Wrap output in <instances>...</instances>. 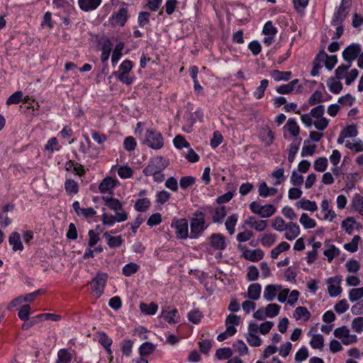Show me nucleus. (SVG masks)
Instances as JSON below:
<instances>
[{
	"instance_id": "f257e3e1",
	"label": "nucleus",
	"mask_w": 363,
	"mask_h": 363,
	"mask_svg": "<svg viewBox=\"0 0 363 363\" xmlns=\"http://www.w3.org/2000/svg\"><path fill=\"white\" fill-rule=\"evenodd\" d=\"M208 228L206 225L205 216L202 211H196L190 220V235L191 239L199 238Z\"/></svg>"
},
{
	"instance_id": "f03ea898",
	"label": "nucleus",
	"mask_w": 363,
	"mask_h": 363,
	"mask_svg": "<svg viewBox=\"0 0 363 363\" xmlns=\"http://www.w3.org/2000/svg\"><path fill=\"white\" fill-rule=\"evenodd\" d=\"M145 138L144 143L152 149L159 150L164 145L162 134L154 129H147L146 130Z\"/></svg>"
},
{
	"instance_id": "7ed1b4c3",
	"label": "nucleus",
	"mask_w": 363,
	"mask_h": 363,
	"mask_svg": "<svg viewBox=\"0 0 363 363\" xmlns=\"http://www.w3.org/2000/svg\"><path fill=\"white\" fill-rule=\"evenodd\" d=\"M168 165V162L162 157H156L144 168L143 173L146 176H152L162 172Z\"/></svg>"
},
{
	"instance_id": "20e7f679",
	"label": "nucleus",
	"mask_w": 363,
	"mask_h": 363,
	"mask_svg": "<svg viewBox=\"0 0 363 363\" xmlns=\"http://www.w3.org/2000/svg\"><path fill=\"white\" fill-rule=\"evenodd\" d=\"M107 277L106 274L99 273L90 282L92 291L96 297H100L103 294Z\"/></svg>"
},
{
	"instance_id": "39448f33",
	"label": "nucleus",
	"mask_w": 363,
	"mask_h": 363,
	"mask_svg": "<svg viewBox=\"0 0 363 363\" xmlns=\"http://www.w3.org/2000/svg\"><path fill=\"white\" fill-rule=\"evenodd\" d=\"M171 226L175 228L177 238L186 239L189 237L188 233L189 225L186 219L180 218L174 220Z\"/></svg>"
},
{
	"instance_id": "423d86ee",
	"label": "nucleus",
	"mask_w": 363,
	"mask_h": 363,
	"mask_svg": "<svg viewBox=\"0 0 363 363\" xmlns=\"http://www.w3.org/2000/svg\"><path fill=\"white\" fill-rule=\"evenodd\" d=\"M361 47L359 44H352L347 46L342 52L343 59L350 64L360 54Z\"/></svg>"
},
{
	"instance_id": "0eeeda50",
	"label": "nucleus",
	"mask_w": 363,
	"mask_h": 363,
	"mask_svg": "<svg viewBox=\"0 0 363 363\" xmlns=\"http://www.w3.org/2000/svg\"><path fill=\"white\" fill-rule=\"evenodd\" d=\"M238 248L243 250L242 257L251 262L259 261L264 257V252L260 249L250 250L247 249L245 246H242L241 245H238Z\"/></svg>"
},
{
	"instance_id": "6e6552de",
	"label": "nucleus",
	"mask_w": 363,
	"mask_h": 363,
	"mask_svg": "<svg viewBox=\"0 0 363 363\" xmlns=\"http://www.w3.org/2000/svg\"><path fill=\"white\" fill-rule=\"evenodd\" d=\"M211 246L216 250H223L226 247L225 237L220 233H213L209 238Z\"/></svg>"
},
{
	"instance_id": "1a4fd4ad",
	"label": "nucleus",
	"mask_w": 363,
	"mask_h": 363,
	"mask_svg": "<svg viewBox=\"0 0 363 363\" xmlns=\"http://www.w3.org/2000/svg\"><path fill=\"white\" fill-rule=\"evenodd\" d=\"M341 279L339 277H330L327 280L329 284L328 291L330 296H337L342 292V288L339 286Z\"/></svg>"
},
{
	"instance_id": "9d476101",
	"label": "nucleus",
	"mask_w": 363,
	"mask_h": 363,
	"mask_svg": "<svg viewBox=\"0 0 363 363\" xmlns=\"http://www.w3.org/2000/svg\"><path fill=\"white\" fill-rule=\"evenodd\" d=\"M161 317L169 323H177L179 322V317L177 308L170 309V307L163 308L161 313Z\"/></svg>"
},
{
	"instance_id": "9b49d317",
	"label": "nucleus",
	"mask_w": 363,
	"mask_h": 363,
	"mask_svg": "<svg viewBox=\"0 0 363 363\" xmlns=\"http://www.w3.org/2000/svg\"><path fill=\"white\" fill-rule=\"evenodd\" d=\"M281 286L280 285L269 284L267 285L264 291V298L267 301H272L279 291H280Z\"/></svg>"
},
{
	"instance_id": "f8f14e48",
	"label": "nucleus",
	"mask_w": 363,
	"mask_h": 363,
	"mask_svg": "<svg viewBox=\"0 0 363 363\" xmlns=\"http://www.w3.org/2000/svg\"><path fill=\"white\" fill-rule=\"evenodd\" d=\"M286 232L285 233V238L289 240H292L298 236L300 233L299 226L293 222H289L285 227Z\"/></svg>"
},
{
	"instance_id": "ddd939ff",
	"label": "nucleus",
	"mask_w": 363,
	"mask_h": 363,
	"mask_svg": "<svg viewBox=\"0 0 363 363\" xmlns=\"http://www.w3.org/2000/svg\"><path fill=\"white\" fill-rule=\"evenodd\" d=\"M349 13L347 7L340 6L337 11L334 13L331 21L332 24H342L345 19L347 18Z\"/></svg>"
},
{
	"instance_id": "4468645a",
	"label": "nucleus",
	"mask_w": 363,
	"mask_h": 363,
	"mask_svg": "<svg viewBox=\"0 0 363 363\" xmlns=\"http://www.w3.org/2000/svg\"><path fill=\"white\" fill-rule=\"evenodd\" d=\"M75 352L70 349H61L57 352V363H69Z\"/></svg>"
},
{
	"instance_id": "2eb2a0df",
	"label": "nucleus",
	"mask_w": 363,
	"mask_h": 363,
	"mask_svg": "<svg viewBox=\"0 0 363 363\" xmlns=\"http://www.w3.org/2000/svg\"><path fill=\"white\" fill-rule=\"evenodd\" d=\"M101 3V0H79L78 4L80 9L84 11L96 9Z\"/></svg>"
},
{
	"instance_id": "dca6fc26",
	"label": "nucleus",
	"mask_w": 363,
	"mask_h": 363,
	"mask_svg": "<svg viewBox=\"0 0 363 363\" xmlns=\"http://www.w3.org/2000/svg\"><path fill=\"white\" fill-rule=\"evenodd\" d=\"M102 200L109 209L114 211L122 210V204L118 199L104 196H102Z\"/></svg>"
},
{
	"instance_id": "f3484780",
	"label": "nucleus",
	"mask_w": 363,
	"mask_h": 363,
	"mask_svg": "<svg viewBox=\"0 0 363 363\" xmlns=\"http://www.w3.org/2000/svg\"><path fill=\"white\" fill-rule=\"evenodd\" d=\"M261 289V285L258 283L250 284L247 289V297L252 301L258 300L260 297Z\"/></svg>"
},
{
	"instance_id": "a211bd4d",
	"label": "nucleus",
	"mask_w": 363,
	"mask_h": 363,
	"mask_svg": "<svg viewBox=\"0 0 363 363\" xmlns=\"http://www.w3.org/2000/svg\"><path fill=\"white\" fill-rule=\"evenodd\" d=\"M9 311H18V315L21 320H23V298L19 296L13 300L9 305Z\"/></svg>"
},
{
	"instance_id": "6ab92c4d",
	"label": "nucleus",
	"mask_w": 363,
	"mask_h": 363,
	"mask_svg": "<svg viewBox=\"0 0 363 363\" xmlns=\"http://www.w3.org/2000/svg\"><path fill=\"white\" fill-rule=\"evenodd\" d=\"M296 206L298 208H302L306 211L314 212L317 210L318 206L315 201H311L306 199H302L296 203Z\"/></svg>"
},
{
	"instance_id": "aec40b11",
	"label": "nucleus",
	"mask_w": 363,
	"mask_h": 363,
	"mask_svg": "<svg viewBox=\"0 0 363 363\" xmlns=\"http://www.w3.org/2000/svg\"><path fill=\"white\" fill-rule=\"evenodd\" d=\"M116 180L113 179L111 177H106L100 183L99 189L100 192L103 194L108 192L116 186Z\"/></svg>"
},
{
	"instance_id": "412c9836",
	"label": "nucleus",
	"mask_w": 363,
	"mask_h": 363,
	"mask_svg": "<svg viewBox=\"0 0 363 363\" xmlns=\"http://www.w3.org/2000/svg\"><path fill=\"white\" fill-rule=\"evenodd\" d=\"M284 129L288 130L293 137L299 135L300 128L294 118H289L284 126Z\"/></svg>"
},
{
	"instance_id": "4be33fe9",
	"label": "nucleus",
	"mask_w": 363,
	"mask_h": 363,
	"mask_svg": "<svg viewBox=\"0 0 363 363\" xmlns=\"http://www.w3.org/2000/svg\"><path fill=\"white\" fill-rule=\"evenodd\" d=\"M9 242L10 245L12 246V249L14 251L21 250L23 249V245L21 240V235L18 233H12L9 236Z\"/></svg>"
},
{
	"instance_id": "5701e85b",
	"label": "nucleus",
	"mask_w": 363,
	"mask_h": 363,
	"mask_svg": "<svg viewBox=\"0 0 363 363\" xmlns=\"http://www.w3.org/2000/svg\"><path fill=\"white\" fill-rule=\"evenodd\" d=\"M104 237L107 240V244L111 248L120 247L123 242L121 235L111 236L108 232L104 233Z\"/></svg>"
},
{
	"instance_id": "b1692460",
	"label": "nucleus",
	"mask_w": 363,
	"mask_h": 363,
	"mask_svg": "<svg viewBox=\"0 0 363 363\" xmlns=\"http://www.w3.org/2000/svg\"><path fill=\"white\" fill-rule=\"evenodd\" d=\"M113 18L115 19L116 23L121 26H123L128 19V10L123 7L121 8L118 11L113 15Z\"/></svg>"
},
{
	"instance_id": "393cba45",
	"label": "nucleus",
	"mask_w": 363,
	"mask_h": 363,
	"mask_svg": "<svg viewBox=\"0 0 363 363\" xmlns=\"http://www.w3.org/2000/svg\"><path fill=\"white\" fill-rule=\"evenodd\" d=\"M269 75L275 81H288L291 77V72H281L279 70H272L270 72Z\"/></svg>"
},
{
	"instance_id": "a878e982",
	"label": "nucleus",
	"mask_w": 363,
	"mask_h": 363,
	"mask_svg": "<svg viewBox=\"0 0 363 363\" xmlns=\"http://www.w3.org/2000/svg\"><path fill=\"white\" fill-rule=\"evenodd\" d=\"M226 216V210L225 206H220L215 208L212 216L213 223H221L223 218Z\"/></svg>"
},
{
	"instance_id": "bb28decb",
	"label": "nucleus",
	"mask_w": 363,
	"mask_h": 363,
	"mask_svg": "<svg viewBox=\"0 0 363 363\" xmlns=\"http://www.w3.org/2000/svg\"><path fill=\"white\" fill-rule=\"evenodd\" d=\"M158 306L154 302H151L149 304L141 303L140 304V309L141 312L145 315H154L157 311Z\"/></svg>"
},
{
	"instance_id": "cd10ccee",
	"label": "nucleus",
	"mask_w": 363,
	"mask_h": 363,
	"mask_svg": "<svg viewBox=\"0 0 363 363\" xmlns=\"http://www.w3.org/2000/svg\"><path fill=\"white\" fill-rule=\"evenodd\" d=\"M330 91L333 94H339L342 89V84L340 81H337L335 77H330L327 82Z\"/></svg>"
},
{
	"instance_id": "c85d7f7f",
	"label": "nucleus",
	"mask_w": 363,
	"mask_h": 363,
	"mask_svg": "<svg viewBox=\"0 0 363 363\" xmlns=\"http://www.w3.org/2000/svg\"><path fill=\"white\" fill-rule=\"evenodd\" d=\"M150 206V201L147 198L139 199L134 205L135 209L138 212H145Z\"/></svg>"
},
{
	"instance_id": "c756f323",
	"label": "nucleus",
	"mask_w": 363,
	"mask_h": 363,
	"mask_svg": "<svg viewBox=\"0 0 363 363\" xmlns=\"http://www.w3.org/2000/svg\"><path fill=\"white\" fill-rule=\"evenodd\" d=\"M65 169L67 171L76 172L79 175H82L84 173L83 167L79 163L69 160L65 164Z\"/></svg>"
},
{
	"instance_id": "7c9ffc66",
	"label": "nucleus",
	"mask_w": 363,
	"mask_h": 363,
	"mask_svg": "<svg viewBox=\"0 0 363 363\" xmlns=\"http://www.w3.org/2000/svg\"><path fill=\"white\" fill-rule=\"evenodd\" d=\"M352 206L363 216V196L359 194H354L352 200Z\"/></svg>"
},
{
	"instance_id": "2f4dec72",
	"label": "nucleus",
	"mask_w": 363,
	"mask_h": 363,
	"mask_svg": "<svg viewBox=\"0 0 363 363\" xmlns=\"http://www.w3.org/2000/svg\"><path fill=\"white\" fill-rule=\"evenodd\" d=\"M238 218L236 214H233L226 219L225 225L230 235H233L235 233V226L238 222Z\"/></svg>"
},
{
	"instance_id": "473e14b6",
	"label": "nucleus",
	"mask_w": 363,
	"mask_h": 363,
	"mask_svg": "<svg viewBox=\"0 0 363 363\" xmlns=\"http://www.w3.org/2000/svg\"><path fill=\"white\" fill-rule=\"evenodd\" d=\"M112 43L108 39L106 40L103 44L101 48V61L103 62H106L109 58L111 52L112 50Z\"/></svg>"
},
{
	"instance_id": "72a5a7b5",
	"label": "nucleus",
	"mask_w": 363,
	"mask_h": 363,
	"mask_svg": "<svg viewBox=\"0 0 363 363\" xmlns=\"http://www.w3.org/2000/svg\"><path fill=\"white\" fill-rule=\"evenodd\" d=\"M156 346L150 342L143 343L139 347V353L140 355H149L155 350Z\"/></svg>"
},
{
	"instance_id": "f704fd0d",
	"label": "nucleus",
	"mask_w": 363,
	"mask_h": 363,
	"mask_svg": "<svg viewBox=\"0 0 363 363\" xmlns=\"http://www.w3.org/2000/svg\"><path fill=\"white\" fill-rule=\"evenodd\" d=\"M290 247V245L286 242H281L275 248H274L271 251V257L272 259H276L278 257L279 255L286 250H288Z\"/></svg>"
},
{
	"instance_id": "c9c22d12",
	"label": "nucleus",
	"mask_w": 363,
	"mask_h": 363,
	"mask_svg": "<svg viewBox=\"0 0 363 363\" xmlns=\"http://www.w3.org/2000/svg\"><path fill=\"white\" fill-rule=\"evenodd\" d=\"M328 164V159L325 157H320L315 160L313 167L317 172H323L326 169Z\"/></svg>"
},
{
	"instance_id": "e433bc0d",
	"label": "nucleus",
	"mask_w": 363,
	"mask_h": 363,
	"mask_svg": "<svg viewBox=\"0 0 363 363\" xmlns=\"http://www.w3.org/2000/svg\"><path fill=\"white\" fill-rule=\"evenodd\" d=\"M299 221L306 229L313 228L316 225L315 221L305 213L301 215Z\"/></svg>"
},
{
	"instance_id": "4c0bfd02",
	"label": "nucleus",
	"mask_w": 363,
	"mask_h": 363,
	"mask_svg": "<svg viewBox=\"0 0 363 363\" xmlns=\"http://www.w3.org/2000/svg\"><path fill=\"white\" fill-rule=\"evenodd\" d=\"M310 345L314 349H322L324 345L323 336L320 334L313 335Z\"/></svg>"
},
{
	"instance_id": "58836bf2",
	"label": "nucleus",
	"mask_w": 363,
	"mask_h": 363,
	"mask_svg": "<svg viewBox=\"0 0 363 363\" xmlns=\"http://www.w3.org/2000/svg\"><path fill=\"white\" fill-rule=\"evenodd\" d=\"M276 209L275 206L272 204L262 206L259 216L264 218H269L274 214Z\"/></svg>"
},
{
	"instance_id": "ea45409f",
	"label": "nucleus",
	"mask_w": 363,
	"mask_h": 363,
	"mask_svg": "<svg viewBox=\"0 0 363 363\" xmlns=\"http://www.w3.org/2000/svg\"><path fill=\"white\" fill-rule=\"evenodd\" d=\"M294 315L296 320H299L301 318L308 320L311 317V313L306 307L298 306L295 309Z\"/></svg>"
},
{
	"instance_id": "a19ab883",
	"label": "nucleus",
	"mask_w": 363,
	"mask_h": 363,
	"mask_svg": "<svg viewBox=\"0 0 363 363\" xmlns=\"http://www.w3.org/2000/svg\"><path fill=\"white\" fill-rule=\"evenodd\" d=\"M280 306L277 303H270L265 308V315L269 318L277 316L280 311Z\"/></svg>"
},
{
	"instance_id": "79ce46f5",
	"label": "nucleus",
	"mask_w": 363,
	"mask_h": 363,
	"mask_svg": "<svg viewBox=\"0 0 363 363\" xmlns=\"http://www.w3.org/2000/svg\"><path fill=\"white\" fill-rule=\"evenodd\" d=\"M360 240H361V238L359 235H355L352 238L351 242L344 245V248L350 252H357L358 250V243Z\"/></svg>"
},
{
	"instance_id": "37998d69",
	"label": "nucleus",
	"mask_w": 363,
	"mask_h": 363,
	"mask_svg": "<svg viewBox=\"0 0 363 363\" xmlns=\"http://www.w3.org/2000/svg\"><path fill=\"white\" fill-rule=\"evenodd\" d=\"M139 268L140 267L137 264L130 262L123 267V274L126 277H130L132 274L136 273L138 271Z\"/></svg>"
},
{
	"instance_id": "c03bdc74",
	"label": "nucleus",
	"mask_w": 363,
	"mask_h": 363,
	"mask_svg": "<svg viewBox=\"0 0 363 363\" xmlns=\"http://www.w3.org/2000/svg\"><path fill=\"white\" fill-rule=\"evenodd\" d=\"M124 48V43L123 42L118 43L113 52V55L111 57V61L112 62L117 63L118 60L121 59L122 55V50Z\"/></svg>"
},
{
	"instance_id": "a18cd8bd",
	"label": "nucleus",
	"mask_w": 363,
	"mask_h": 363,
	"mask_svg": "<svg viewBox=\"0 0 363 363\" xmlns=\"http://www.w3.org/2000/svg\"><path fill=\"white\" fill-rule=\"evenodd\" d=\"M98 341L104 347H111L112 345V339L109 337L104 332L97 333Z\"/></svg>"
},
{
	"instance_id": "49530a36",
	"label": "nucleus",
	"mask_w": 363,
	"mask_h": 363,
	"mask_svg": "<svg viewBox=\"0 0 363 363\" xmlns=\"http://www.w3.org/2000/svg\"><path fill=\"white\" fill-rule=\"evenodd\" d=\"M23 101V92L21 91H17L11 95L6 100V104L8 106L18 104Z\"/></svg>"
},
{
	"instance_id": "de8ad7c7",
	"label": "nucleus",
	"mask_w": 363,
	"mask_h": 363,
	"mask_svg": "<svg viewBox=\"0 0 363 363\" xmlns=\"http://www.w3.org/2000/svg\"><path fill=\"white\" fill-rule=\"evenodd\" d=\"M363 297V286L360 288H354L349 292V299L351 302H354Z\"/></svg>"
},
{
	"instance_id": "09e8293b",
	"label": "nucleus",
	"mask_w": 363,
	"mask_h": 363,
	"mask_svg": "<svg viewBox=\"0 0 363 363\" xmlns=\"http://www.w3.org/2000/svg\"><path fill=\"white\" fill-rule=\"evenodd\" d=\"M133 342L130 340H124L121 343L123 354L129 357L132 352Z\"/></svg>"
},
{
	"instance_id": "8fccbe9b",
	"label": "nucleus",
	"mask_w": 363,
	"mask_h": 363,
	"mask_svg": "<svg viewBox=\"0 0 363 363\" xmlns=\"http://www.w3.org/2000/svg\"><path fill=\"white\" fill-rule=\"evenodd\" d=\"M268 84H269V82L266 79H262L261 81L260 86H258L256 89V90L254 91V96L255 98L259 99L264 96V91H265L266 88L267 87Z\"/></svg>"
},
{
	"instance_id": "3c124183",
	"label": "nucleus",
	"mask_w": 363,
	"mask_h": 363,
	"mask_svg": "<svg viewBox=\"0 0 363 363\" xmlns=\"http://www.w3.org/2000/svg\"><path fill=\"white\" fill-rule=\"evenodd\" d=\"M232 354L230 348L223 347L216 350V356L218 359H227L232 356Z\"/></svg>"
},
{
	"instance_id": "603ef678",
	"label": "nucleus",
	"mask_w": 363,
	"mask_h": 363,
	"mask_svg": "<svg viewBox=\"0 0 363 363\" xmlns=\"http://www.w3.org/2000/svg\"><path fill=\"white\" fill-rule=\"evenodd\" d=\"M308 143H309L308 140L304 141V145L301 150V156L302 157L311 156L315 152L316 145H307Z\"/></svg>"
},
{
	"instance_id": "864d4df0",
	"label": "nucleus",
	"mask_w": 363,
	"mask_h": 363,
	"mask_svg": "<svg viewBox=\"0 0 363 363\" xmlns=\"http://www.w3.org/2000/svg\"><path fill=\"white\" fill-rule=\"evenodd\" d=\"M301 140V138L298 139V141L297 143H295V140L290 145V149L288 156V160L290 163H292L294 160L295 155L299 148V143Z\"/></svg>"
},
{
	"instance_id": "5fc2aeb1",
	"label": "nucleus",
	"mask_w": 363,
	"mask_h": 363,
	"mask_svg": "<svg viewBox=\"0 0 363 363\" xmlns=\"http://www.w3.org/2000/svg\"><path fill=\"white\" fill-rule=\"evenodd\" d=\"M171 197V194L164 190L158 191L156 194V202L160 205L165 203Z\"/></svg>"
},
{
	"instance_id": "6e6d98bb",
	"label": "nucleus",
	"mask_w": 363,
	"mask_h": 363,
	"mask_svg": "<svg viewBox=\"0 0 363 363\" xmlns=\"http://www.w3.org/2000/svg\"><path fill=\"white\" fill-rule=\"evenodd\" d=\"M66 191L71 194H77L78 192V184L72 179H67L65 184Z\"/></svg>"
},
{
	"instance_id": "4d7b16f0",
	"label": "nucleus",
	"mask_w": 363,
	"mask_h": 363,
	"mask_svg": "<svg viewBox=\"0 0 363 363\" xmlns=\"http://www.w3.org/2000/svg\"><path fill=\"white\" fill-rule=\"evenodd\" d=\"M195 178L191 176L183 177L180 179L179 185L182 189H186L195 183Z\"/></svg>"
},
{
	"instance_id": "13d9d810",
	"label": "nucleus",
	"mask_w": 363,
	"mask_h": 363,
	"mask_svg": "<svg viewBox=\"0 0 363 363\" xmlns=\"http://www.w3.org/2000/svg\"><path fill=\"white\" fill-rule=\"evenodd\" d=\"M286 225V224H285V221L284 220V219L281 217H276L273 220V222L272 224V228L279 232L284 231L286 229L285 228Z\"/></svg>"
},
{
	"instance_id": "bf43d9fd",
	"label": "nucleus",
	"mask_w": 363,
	"mask_h": 363,
	"mask_svg": "<svg viewBox=\"0 0 363 363\" xmlns=\"http://www.w3.org/2000/svg\"><path fill=\"white\" fill-rule=\"evenodd\" d=\"M38 103L35 100H30L29 98L26 99L24 97V108H26L29 113L38 111Z\"/></svg>"
},
{
	"instance_id": "052dcab7",
	"label": "nucleus",
	"mask_w": 363,
	"mask_h": 363,
	"mask_svg": "<svg viewBox=\"0 0 363 363\" xmlns=\"http://www.w3.org/2000/svg\"><path fill=\"white\" fill-rule=\"evenodd\" d=\"M174 146L177 149H182L183 147H189L190 144L185 140L182 135H177L173 140Z\"/></svg>"
},
{
	"instance_id": "680f3d73",
	"label": "nucleus",
	"mask_w": 363,
	"mask_h": 363,
	"mask_svg": "<svg viewBox=\"0 0 363 363\" xmlns=\"http://www.w3.org/2000/svg\"><path fill=\"white\" fill-rule=\"evenodd\" d=\"M202 317V313L199 310L191 311L188 314V318L189 321L194 324L199 323Z\"/></svg>"
},
{
	"instance_id": "e2e57ef3",
	"label": "nucleus",
	"mask_w": 363,
	"mask_h": 363,
	"mask_svg": "<svg viewBox=\"0 0 363 363\" xmlns=\"http://www.w3.org/2000/svg\"><path fill=\"white\" fill-rule=\"evenodd\" d=\"M246 338L248 344L252 347H259L261 345L262 340L256 334L247 333Z\"/></svg>"
},
{
	"instance_id": "0e129e2a",
	"label": "nucleus",
	"mask_w": 363,
	"mask_h": 363,
	"mask_svg": "<svg viewBox=\"0 0 363 363\" xmlns=\"http://www.w3.org/2000/svg\"><path fill=\"white\" fill-rule=\"evenodd\" d=\"M277 32V29L273 26L272 22L267 21L263 28L262 33L265 35H274Z\"/></svg>"
},
{
	"instance_id": "69168bd1",
	"label": "nucleus",
	"mask_w": 363,
	"mask_h": 363,
	"mask_svg": "<svg viewBox=\"0 0 363 363\" xmlns=\"http://www.w3.org/2000/svg\"><path fill=\"white\" fill-rule=\"evenodd\" d=\"M162 222V216L159 213H154L150 216L147 221V225L153 227L159 225Z\"/></svg>"
},
{
	"instance_id": "338daca9",
	"label": "nucleus",
	"mask_w": 363,
	"mask_h": 363,
	"mask_svg": "<svg viewBox=\"0 0 363 363\" xmlns=\"http://www.w3.org/2000/svg\"><path fill=\"white\" fill-rule=\"evenodd\" d=\"M352 329L357 333L363 331V317L355 318L352 322Z\"/></svg>"
},
{
	"instance_id": "774afa93",
	"label": "nucleus",
	"mask_w": 363,
	"mask_h": 363,
	"mask_svg": "<svg viewBox=\"0 0 363 363\" xmlns=\"http://www.w3.org/2000/svg\"><path fill=\"white\" fill-rule=\"evenodd\" d=\"M136 146L135 139L132 136H128L125 138L123 142V147L127 151H133Z\"/></svg>"
}]
</instances>
